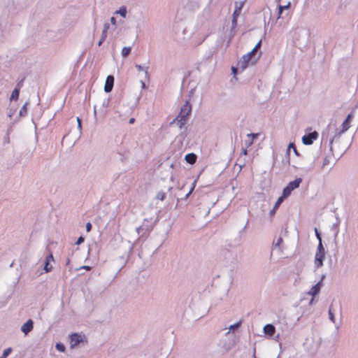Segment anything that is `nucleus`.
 Masks as SVG:
<instances>
[{
	"label": "nucleus",
	"instance_id": "1",
	"mask_svg": "<svg viewBox=\"0 0 358 358\" xmlns=\"http://www.w3.org/2000/svg\"><path fill=\"white\" fill-rule=\"evenodd\" d=\"M192 111V106L188 101L181 107L180 111L176 117L175 121L177 125L182 128L187 122L188 116Z\"/></svg>",
	"mask_w": 358,
	"mask_h": 358
},
{
	"label": "nucleus",
	"instance_id": "2",
	"mask_svg": "<svg viewBox=\"0 0 358 358\" xmlns=\"http://www.w3.org/2000/svg\"><path fill=\"white\" fill-rule=\"evenodd\" d=\"M325 257L324 248L322 245V242L319 243L317 246V250L315 257V265L317 268H319L323 265V260Z\"/></svg>",
	"mask_w": 358,
	"mask_h": 358
},
{
	"label": "nucleus",
	"instance_id": "3",
	"mask_svg": "<svg viewBox=\"0 0 358 358\" xmlns=\"http://www.w3.org/2000/svg\"><path fill=\"white\" fill-rule=\"evenodd\" d=\"M301 182L302 179L301 178H297L294 180L289 182L283 189L282 193L284 194V196L288 197L293 190L299 187Z\"/></svg>",
	"mask_w": 358,
	"mask_h": 358
},
{
	"label": "nucleus",
	"instance_id": "4",
	"mask_svg": "<svg viewBox=\"0 0 358 358\" xmlns=\"http://www.w3.org/2000/svg\"><path fill=\"white\" fill-rule=\"evenodd\" d=\"M318 134L316 131L305 135L302 138V141L305 145H311L317 139Z\"/></svg>",
	"mask_w": 358,
	"mask_h": 358
},
{
	"label": "nucleus",
	"instance_id": "5",
	"mask_svg": "<svg viewBox=\"0 0 358 358\" xmlns=\"http://www.w3.org/2000/svg\"><path fill=\"white\" fill-rule=\"evenodd\" d=\"M82 341L83 337L78 334H73L70 336V345L71 348H75Z\"/></svg>",
	"mask_w": 358,
	"mask_h": 358
},
{
	"label": "nucleus",
	"instance_id": "6",
	"mask_svg": "<svg viewBox=\"0 0 358 358\" xmlns=\"http://www.w3.org/2000/svg\"><path fill=\"white\" fill-rule=\"evenodd\" d=\"M251 57H250V55H244L238 62V65L239 68L242 70L245 69L248 66Z\"/></svg>",
	"mask_w": 358,
	"mask_h": 358
},
{
	"label": "nucleus",
	"instance_id": "7",
	"mask_svg": "<svg viewBox=\"0 0 358 358\" xmlns=\"http://www.w3.org/2000/svg\"><path fill=\"white\" fill-rule=\"evenodd\" d=\"M114 84V77L113 76H108L106 80L104 90L106 92H111Z\"/></svg>",
	"mask_w": 358,
	"mask_h": 358
},
{
	"label": "nucleus",
	"instance_id": "8",
	"mask_svg": "<svg viewBox=\"0 0 358 358\" xmlns=\"http://www.w3.org/2000/svg\"><path fill=\"white\" fill-rule=\"evenodd\" d=\"M52 262H54V257L52 254L50 253L45 258V262L44 266V270L46 273L52 271V266L50 264Z\"/></svg>",
	"mask_w": 358,
	"mask_h": 358
},
{
	"label": "nucleus",
	"instance_id": "9",
	"mask_svg": "<svg viewBox=\"0 0 358 358\" xmlns=\"http://www.w3.org/2000/svg\"><path fill=\"white\" fill-rule=\"evenodd\" d=\"M353 115L352 113L349 114L345 120L342 124V129L338 132L339 134L346 131L350 127V121Z\"/></svg>",
	"mask_w": 358,
	"mask_h": 358
},
{
	"label": "nucleus",
	"instance_id": "10",
	"mask_svg": "<svg viewBox=\"0 0 358 358\" xmlns=\"http://www.w3.org/2000/svg\"><path fill=\"white\" fill-rule=\"evenodd\" d=\"M33 329V322L31 320H27L21 327V330L24 334H27Z\"/></svg>",
	"mask_w": 358,
	"mask_h": 358
},
{
	"label": "nucleus",
	"instance_id": "11",
	"mask_svg": "<svg viewBox=\"0 0 358 358\" xmlns=\"http://www.w3.org/2000/svg\"><path fill=\"white\" fill-rule=\"evenodd\" d=\"M322 282H319L310 289V290L308 292V294L312 295L313 296H316L320 292Z\"/></svg>",
	"mask_w": 358,
	"mask_h": 358
},
{
	"label": "nucleus",
	"instance_id": "12",
	"mask_svg": "<svg viewBox=\"0 0 358 358\" xmlns=\"http://www.w3.org/2000/svg\"><path fill=\"white\" fill-rule=\"evenodd\" d=\"M264 331L266 334L272 336L275 334V329L273 324H268L264 326Z\"/></svg>",
	"mask_w": 358,
	"mask_h": 358
},
{
	"label": "nucleus",
	"instance_id": "13",
	"mask_svg": "<svg viewBox=\"0 0 358 358\" xmlns=\"http://www.w3.org/2000/svg\"><path fill=\"white\" fill-rule=\"evenodd\" d=\"M108 29H109V24L108 23H106L104 24V27H103V30L102 31L101 39L98 43L99 46H100L103 43V41L106 40V38L107 37V31H108Z\"/></svg>",
	"mask_w": 358,
	"mask_h": 358
},
{
	"label": "nucleus",
	"instance_id": "14",
	"mask_svg": "<svg viewBox=\"0 0 358 358\" xmlns=\"http://www.w3.org/2000/svg\"><path fill=\"white\" fill-rule=\"evenodd\" d=\"M185 159L187 163L194 164L196 161L197 157L194 153H189L185 155Z\"/></svg>",
	"mask_w": 358,
	"mask_h": 358
},
{
	"label": "nucleus",
	"instance_id": "15",
	"mask_svg": "<svg viewBox=\"0 0 358 358\" xmlns=\"http://www.w3.org/2000/svg\"><path fill=\"white\" fill-rule=\"evenodd\" d=\"M258 136H259V134H253V133L249 134L247 135L248 138H250V143H248V147H250L252 145L255 139L256 138H257Z\"/></svg>",
	"mask_w": 358,
	"mask_h": 358
},
{
	"label": "nucleus",
	"instance_id": "16",
	"mask_svg": "<svg viewBox=\"0 0 358 358\" xmlns=\"http://www.w3.org/2000/svg\"><path fill=\"white\" fill-rule=\"evenodd\" d=\"M19 95H20V89L15 88L12 92V94L10 96V100H13V99L17 100L19 98Z\"/></svg>",
	"mask_w": 358,
	"mask_h": 358
},
{
	"label": "nucleus",
	"instance_id": "17",
	"mask_svg": "<svg viewBox=\"0 0 358 358\" xmlns=\"http://www.w3.org/2000/svg\"><path fill=\"white\" fill-rule=\"evenodd\" d=\"M241 10V6H240L238 8V7L236 8V9L234 12V14H233V23L236 22V20H237L238 16L239 15Z\"/></svg>",
	"mask_w": 358,
	"mask_h": 358
},
{
	"label": "nucleus",
	"instance_id": "18",
	"mask_svg": "<svg viewBox=\"0 0 358 358\" xmlns=\"http://www.w3.org/2000/svg\"><path fill=\"white\" fill-rule=\"evenodd\" d=\"M287 198V196H284V194L282 193V196H280L278 200L276 201L275 205H274V207H273V209L275 210L277 209L280 205L282 203V202L283 201L284 199Z\"/></svg>",
	"mask_w": 358,
	"mask_h": 358
},
{
	"label": "nucleus",
	"instance_id": "19",
	"mask_svg": "<svg viewBox=\"0 0 358 358\" xmlns=\"http://www.w3.org/2000/svg\"><path fill=\"white\" fill-rule=\"evenodd\" d=\"M115 13H119L122 17H125L127 15L126 7L124 6H121L120 9L115 12Z\"/></svg>",
	"mask_w": 358,
	"mask_h": 358
},
{
	"label": "nucleus",
	"instance_id": "20",
	"mask_svg": "<svg viewBox=\"0 0 358 358\" xmlns=\"http://www.w3.org/2000/svg\"><path fill=\"white\" fill-rule=\"evenodd\" d=\"M131 48L130 47H124L122 48V55L124 57H127L129 53L131 52Z\"/></svg>",
	"mask_w": 358,
	"mask_h": 358
},
{
	"label": "nucleus",
	"instance_id": "21",
	"mask_svg": "<svg viewBox=\"0 0 358 358\" xmlns=\"http://www.w3.org/2000/svg\"><path fill=\"white\" fill-rule=\"evenodd\" d=\"M289 6H290L289 2L286 6H279L278 17L280 18L281 17L283 10L289 8Z\"/></svg>",
	"mask_w": 358,
	"mask_h": 358
},
{
	"label": "nucleus",
	"instance_id": "22",
	"mask_svg": "<svg viewBox=\"0 0 358 358\" xmlns=\"http://www.w3.org/2000/svg\"><path fill=\"white\" fill-rule=\"evenodd\" d=\"M27 114V103H26L20 110V116H25Z\"/></svg>",
	"mask_w": 358,
	"mask_h": 358
},
{
	"label": "nucleus",
	"instance_id": "23",
	"mask_svg": "<svg viewBox=\"0 0 358 358\" xmlns=\"http://www.w3.org/2000/svg\"><path fill=\"white\" fill-rule=\"evenodd\" d=\"M12 352V349L10 348H6L3 350V357L6 358Z\"/></svg>",
	"mask_w": 358,
	"mask_h": 358
},
{
	"label": "nucleus",
	"instance_id": "24",
	"mask_svg": "<svg viewBox=\"0 0 358 358\" xmlns=\"http://www.w3.org/2000/svg\"><path fill=\"white\" fill-rule=\"evenodd\" d=\"M56 348L57 350L62 352L65 351V347L62 343H57Z\"/></svg>",
	"mask_w": 358,
	"mask_h": 358
},
{
	"label": "nucleus",
	"instance_id": "25",
	"mask_svg": "<svg viewBox=\"0 0 358 358\" xmlns=\"http://www.w3.org/2000/svg\"><path fill=\"white\" fill-rule=\"evenodd\" d=\"M291 148L293 150V151L295 152V154H296V155H299V153H298V152H297L296 148L295 145H294L293 143H289V146H288V151H289Z\"/></svg>",
	"mask_w": 358,
	"mask_h": 358
},
{
	"label": "nucleus",
	"instance_id": "26",
	"mask_svg": "<svg viewBox=\"0 0 358 358\" xmlns=\"http://www.w3.org/2000/svg\"><path fill=\"white\" fill-rule=\"evenodd\" d=\"M315 236L319 241V243L322 242L321 235H320V232L318 231L317 229H316V228L315 229Z\"/></svg>",
	"mask_w": 358,
	"mask_h": 358
},
{
	"label": "nucleus",
	"instance_id": "27",
	"mask_svg": "<svg viewBox=\"0 0 358 358\" xmlns=\"http://www.w3.org/2000/svg\"><path fill=\"white\" fill-rule=\"evenodd\" d=\"M262 45V41H259L256 45L254 47V52H257V50L260 48Z\"/></svg>",
	"mask_w": 358,
	"mask_h": 358
},
{
	"label": "nucleus",
	"instance_id": "28",
	"mask_svg": "<svg viewBox=\"0 0 358 358\" xmlns=\"http://www.w3.org/2000/svg\"><path fill=\"white\" fill-rule=\"evenodd\" d=\"M164 197H165V193H159L157 195V199H159L162 201L164 200Z\"/></svg>",
	"mask_w": 358,
	"mask_h": 358
},
{
	"label": "nucleus",
	"instance_id": "29",
	"mask_svg": "<svg viewBox=\"0 0 358 358\" xmlns=\"http://www.w3.org/2000/svg\"><path fill=\"white\" fill-rule=\"evenodd\" d=\"M91 229H92V224H91V223H90V222H87V223L86 224V230H87V231H88V232H89V231H91Z\"/></svg>",
	"mask_w": 358,
	"mask_h": 358
},
{
	"label": "nucleus",
	"instance_id": "30",
	"mask_svg": "<svg viewBox=\"0 0 358 358\" xmlns=\"http://www.w3.org/2000/svg\"><path fill=\"white\" fill-rule=\"evenodd\" d=\"M84 241V238L83 236H80L76 242V244L79 245Z\"/></svg>",
	"mask_w": 358,
	"mask_h": 358
},
{
	"label": "nucleus",
	"instance_id": "31",
	"mask_svg": "<svg viewBox=\"0 0 358 358\" xmlns=\"http://www.w3.org/2000/svg\"><path fill=\"white\" fill-rule=\"evenodd\" d=\"M78 127L80 129H81V120L80 117H77Z\"/></svg>",
	"mask_w": 358,
	"mask_h": 358
},
{
	"label": "nucleus",
	"instance_id": "32",
	"mask_svg": "<svg viewBox=\"0 0 358 358\" xmlns=\"http://www.w3.org/2000/svg\"><path fill=\"white\" fill-rule=\"evenodd\" d=\"M257 52H254V49H252L250 52L247 53V55H250V57L252 58V56L254 55Z\"/></svg>",
	"mask_w": 358,
	"mask_h": 358
},
{
	"label": "nucleus",
	"instance_id": "33",
	"mask_svg": "<svg viewBox=\"0 0 358 358\" xmlns=\"http://www.w3.org/2000/svg\"><path fill=\"white\" fill-rule=\"evenodd\" d=\"M240 325V322L237 323L236 324L231 325L230 327V329H234L235 328L238 327Z\"/></svg>",
	"mask_w": 358,
	"mask_h": 358
},
{
	"label": "nucleus",
	"instance_id": "34",
	"mask_svg": "<svg viewBox=\"0 0 358 358\" xmlns=\"http://www.w3.org/2000/svg\"><path fill=\"white\" fill-rule=\"evenodd\" d=\"M231 70H232V72H233L234 75L236 76V74L237 73V69L234 67V66H232Z\"/></svg>",
	"mask_w": 358,
	"mask_h": 358
},
{
	"label": "nucleus",
	"instance_id": "35",
	"mask_svg": "<svg viewBox=\"0 0 358 358\" xmlns=\"http://www.w3.org/2000/svg\"><path fill=\"white\" fill-rule=\"evenodd\" d=\"M110 22L113 24H116V20H115V18L114 17H112L110 18Z\"/></svg>",
	"mask_w": 358,
	"mask_h": 358
},
{
	"label": "nucleus",
	"instance_id": "36",
	"mask_svg": "<svg viewBox=\"0 0 358 358\" xmlns=\"http://www.w3.org/2000/svg\"><path fill=\"white\" fill-rule=\"evenodd\" d=\"M82 268H84V269H86L87 271H90L91 269V267L89 266H84Z\"/></svg>",
	"mask_w": 358,
	"mask_h": 358
},
{
	"label": "nucleus",
	"instance_id": "37",
	"mask_svg": "<svg viewBox=\"0 0 358 358\" xmlns=\"http://www.w3.org/2000/svg\"><path fill=\"white\" fill-rule=\"evenodd\" d=\"M242 153L244 155H248V151H247V149H243L242 150Z\"/></svg>",
	"mask_w": 358,
	"mask_h": 358
},
{
	"label": "nucleus",
	"instance_id": "38",
	"mask_svg": "<svg viewBox=\"0 0 358 358\" xmlns=\"http://www.w3.org/2000/svg\"><path fill=\"white\" fill-rule=\"evenodd\" d=\"M134 122H135V119L134 117H131L129 120V124H133V123H134Z\"/></svg>",
	"mask_w": 358,
	"mask_h": 358
},
{
	"label": "nucleus",
	"instance_id": "39",
	"mask_svg": "<svg viewBox=\"0 0 358 358\" xmlns=\"http://www.w3.org/2000/svg\"><path fill=\"white\" fill-rule=\"evenodd\" d=\"M329 317H330V319H331V320H333V319H334V315H333V314L331 313V310H329Z\"/></svg>",
	"mask_w": 358,
	"mask_h": 358
},
{
	"label": "nucleus",
	"instance_id": "40",
	"mask_svg": "<svg viewBox=\"0 0 358 358\" xmlns=\"http://www.w3.org/2000/svg\"><path fill=\"white\" fill-rule=\"evenodd\" d=\"M282 241V238H279L278 240V244H279Z\"/></svg>",
	"mask_w": 358,
	"mask_h": 358
},
{
	"label": "nucleus",
	"instance_id": "41",
	"mask_svg": "<svg viewBox=\"0 0 358 358\" xmlns=\"http://www.w3.org/2000/svg\"><path fill=\"white\" fill-rule=\"evenodd\" d=\"M248 143H250V138H248V140L245 141V145H246L247 148H248Z\"/></svg>",
	"mask_w": 358,
	"mask_h": 358
},
{
	"label": "nucleus",
	"instance_id": "42",
	"mask_svg": "<svg viewBox=\"0 0 358 358\" xmlns=\"http://www.w3.org/2000/svg\"><path fill=\"white\" fill-rule=\"evenodd\" d=\"M193 189H194V187L192 188V189L189 191V194L187 196H188L189 194H191Z\"/></svg>",
	"mask_w": 358,
	"mask_h": 358
},
{
	"label": "nucleus",
	"instance_id": "43",
	"mask_svg": "<svg viewBox=\"0 0 358 358\" xmlns=\"http://www.w3.org/2000/svg\"><path fill=\"white\" fill-rule=\"evenodd\" d=\"M0 358H3V357H0Z\"/></svg>",
	"mask_w": 358,
	"mask_h": 358
}]
</instances>
